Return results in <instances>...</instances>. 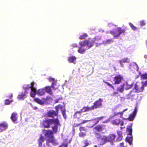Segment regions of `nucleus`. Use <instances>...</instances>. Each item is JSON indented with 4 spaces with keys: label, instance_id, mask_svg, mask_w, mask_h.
<instances>
[{
    "label": "nucleus",
    "instance_id": "nucleus-44",
    "mask_svg": "<svg viewBox=\"0 0 147 147\" xmlns=\"http://www.w3.org/2000/svg\"><path fill=\"white\" fill-rule=\"evenodd\" d=\"M141 78L143 79H147V74H145L140 75Z\"/></svg>",
    "mask_w": 147,
    "mask_h": 147
},
{
    "label": "nucleus",
    "instance_id": "nucleus-11",
    "mask_svg": "<svg viewBox=\"0 0 147 147\" xmlns=\"http://www.w3.org/2000/svg\"><path fill=\"white\" fill-rule=\"evenodd\" d=\"M107 142H109L113 144L116 138V136L114 134H110L106 136Z\"/></svg>",
    "mask_w": 147,
    "mask_h": 147
},
{
    "label": "nucleus",
    "instance_id": "nucleus-41",
    "mask_svg": "<svg viewBox=\"0 0 147 147\" xmlns=\"http://www.w3.org/2000/svg\"><path fill=\"white\" fill-rule=\"evenodd\" d=\"M79 130L80 132H82L83 131H87V129L85 127L81 126L80 127Z\"/></svg>",
    "mask_w": 147,
    "mask_h": 147
},
{
    "label": "nucleus",
    "instance_id": "nucleus-28",
    "mask_svg": "<svg viewBox=\"0 0 147 147\" xmlns=\"http://www.w3.org/2000/svg\"><path fill=\"white\" fill-rule=\"evenodd\" d=\"M125 88V84H123L121 85L119 87L117 88V91L119 92L122 93L124 90Z\"/></svg>",
    "mask_w": 147,
    "mask_h": 147
},
{
    "label": "nucleus",
    "instance_id": "nucleus-51",
    "mask_svg": "<svg viewBox=\"0 0 147 147\" xmlns=\"http://www.w3.org/2000/svg\"><path fill=\"white\" fill-rule=\"evenodd\" d=\"M80 110H82V112L87 111V107H83Z\"/></svg>",
    "mask_w": 147,
    "mask_h": 147
},
{
    "label": "nucleus",
    "instance_id": "nucleus-37",
    "mask_svg": "<svg viewBox=\"0 0 147 147\" xmlns=\"http://www.w3.org/2000/svg\"><path fill=\"white\" fill-rule=\"evenodd\" d=\"M49 142L52 143L54 145H57V143L56 142V140L54 139V137L53 138H51L50 140H49Z\"/></svg>",
    "mask_w": 147,
    "mask_h": 147
},
{
    "label": "nucleus",
    "instance_id": "nucleus-54",
    "mask_svg": "<svg viewBox=\"0 0 147 147\" xmlns=\"http://www.w3.org/2000/svg\"><path fill=\"white\" fill-rule=\"evenodd\" d=\"M124 143L123 142H122L119 144V147H127V146H124Z\"/></svg>",
    "mask_w": 147,
    "mask_h": 147
},
{
    "label": "nucleus",
    "instance_id": "nucleus-40",
    "mask_svg": "<svg viewBox=\"0 0 147 147\" xmlns=\"http://www.w3.org/2000/svg\"><path fill=\"white\" fill-rule=\"evenodd\" d=\"M84 142L85 145L82 147H86L88 146L90 144V143L88 142V140H84Z\"/></svg>",
    "mask_w": 147,
    "mask_h": 147
},
{
    "label": "nucleus",
    "instance_id": "nucleus-1",
    "mask_svg": "<svg viewBox=\"0 0 147 147\" xmlns=\"http://www.w3.org/2000/svg\"><path fill=\"white\" fill-rule=\"evenodd\" d=\"M125 30L124 29H122L120 27H117L113 30L110 31V33L113 36L114 38H118L121 34H124Z\"/></svg>",
    "mask_w": 147,
    "mask_h": 147
},
{
    "label": "nucleus",
    "instance_id": "nucleus-32",
    "mask_svg": "<svg viewBox=\"0 0 147 147\" xmlns=\"http://www.w3.org/2000/svg\"><path fill=\"white\" fill-rule=\"evenodd\" d=\"M133 86V83L129 84L127 82H126L125 84V88L126 90H128L131 88Z\"/></svg>",
    "mask_w": 147,
    "mask_h": 147
},
{
    "label": "nucleus",
    "instance_id": "nucleus-13",
    "mask_svg": "<svg viewBox=\"0 0 147 147\" xmlns=\"http://www.w3.org/2000/svg\"><path fill=\"white\" fill-rule=\"evenodd\" d=\"M138 110L137 107H135L133 113L130 114L128 118L126 119H128L129 121H133L134 120V118L136 115L138 111Z\"/></svg>",
    "mask_w": 147,
    "mask_h": 147
},
{
    "label": "nucleus",
    "instance_id": "nucleus-25",
    "mask_svg": "<svg viewBox=\"0 0 147 147\" xmlns=\"http://www.w3.org/2000/svg\"><path fill=\"white\" fill-rule=\"evenodd\" d=\"M89 121L88 120H82L81 119H80V120L78 121L79 122H80V123L78 124H75V123L74 124L73 126L74 127H78L80 126V125L86 123V122H88Z\"/></svg>",
    "mask_w": 147,
    "mask_h": 147
},
{
    "label": "nucleus",
    "instance_id": "nucleus-20",
    "mask_svg": "<svg viewBox=\"0 0 147 147\" xmlns=\"http://www.w3.org/2000/svg\"><path fill=\"white\" fill-rule=\"evenodd\" d=\"M130 60L127 57L125 58L122 60H119V62L121 66V67H123V63H128L129 62Z\"/></svg>",
    "mask_w": 147,
    "mask_h": 147
},
{
    "label": "nucleus",
    "instance_id": "nucleus-10",
    "mask_svg": "<svg viewBox=\"0 0 147 147\" xmlns=\"http://www.w3.org/2000/svg\"><path fill=\"white\" fill-rule=\"evenodd\" d=\"M48 80L50 82H52L51 86L53 89L56 90L58 88V86L57 85V80H55L54 78H49Z\"/></svg>",
    "mask_w": 147,
    "mask_h": 147
},
{
    "label": "nucleus",
    "instance_id": "nucleus-17",
    "mask_svg": "<svg viewBox=\"0 0 147 147\" xmlns=\"http://www.w3.org/2000/svg\"><path fill=\"white\" fill-rule=\"evenodd\" d=\"M58 114L54 110H51L49 111L47 113L48 117L53 118L55 116H57Z\"/></svg>",
    "mask_w": 147,
    "mask_h": 147
},
{
    "label": "nucleus",
    "instance_id": "nucleus-7",
    "mask_svg": "<svg viewBox=\"0 0 147 147\" xmlns=\"http://www.w3.org/2000/svg\"><path fill=\"white\" fill-rule=\"evenodd\" d=\"M96 137L100 145H103L107 142L106 136L102 135L98 137L97 136Z\"/></svg>",
    "mask_w": 147,
    "mask_h": 147
},
{
    "label": "nucleus",
    "instance_id": "nucleus-52",
    "mask_svg": "<svg viewBox=\"0 0 147 147\" xmlns=\"http://www.w3.org/2000/svg\"><path fill=\"white\" fill-rule=\"evenodd\" d=\"M34 84H35V83L34 82H32L31 83V86H29V85H28V88H28V90H29V89L30 88H31V87H34Z\"/></svg>",
    "mask_w": 147,
    "mask_h": 147
},
{
    "label": "nucleus",
    "instance_id": "nucleus-49",
    "mask_svg": "<svg viewBox=\"0 0 147 147\" xmlns=\"http://www.w3.org/2000/svg\"><path fill=\"white\" fill-rule=\"evenodd\" d=\"M87 107V111H91L92 110H94V107L93 106H92L91 107H89L88 106Z\"/></svg>",
    "mask_w": 147,
    "mask_h": 147
},
{
    "label": "nucleus",
    "instance_id": "nucleus-16",
    "mask_svg": "<svg viewBox=\"0 0 147 147\" xmlns=\"http://www.w3.org/2000/svg\"><path fill=\"white\" fill-rule=\"evenodd\" d=\"M134 88L136 90V92L137 93L142 92L144 89L143 86L142 85L140 86V85L137 84H135Z\"/></svg>",
    "mask_w": 147,
    "mask_h": 147
},
{
    "label": "nucleus",
    "instance_id": "nucleus-61",
    "mask_svg": "<svg viewBox=\"0 0 147 147\" xmlns=\"http://www.w3.org/2000/svg\"><path fill=\"white\" fill-rule=\"evenodd\" d=\"M118 94V92H115L113 93V94L114 95Z\"/></svg>",
    "mask_w": 147,
    "mask_h": 147
},
{
    "label": "nucleus",
    "instance_id": "nucleus-33",
    "mask_svg": "<svg viewBox=\"0 0 147 147\" xmlns=\"http://www.w3.org/2000/svg\"><path fill=\"white\" fill-rule=\"evenodd\" d=\"M45 141V138L44 137L42 136V135L41 134L40 137L38 139V142L39 145H41L42 143Z\"/></svg>",
    "mask_w": 147,
    "mask_h": 147
},
{
    "label": "nucleus",
    "instance_id": "nucleus-29",
    "mask_svg": "<svg viewBox=\"0 0 147 147\" xmlns=\"http://www.w3.org/2000/svg\"><path fill=\"white\" fill-rule=\"evenodd\" d=\"M45 92L44 88L42 89H39L37 90L36 94L38 95L42 96L45 94Z\"/></svg>",
    "mask_w": 147,
    "mask_h": 147
},
{
    "label": "nucleus",
    "instance_id": "nucleus-39",
    "mask_svg": "<svg viewBox=\"0 0 147 147\" xmlns=\"http://www.w3.org/2000/svg\"><path fill=\"white\" fill-rule=\"evenodd\" d=\"M129 24L133 30H137V28L134 26L132 23L129 22Z\"/></svg>",
    "mask_w": 147,
    "mask_h": 147
},
{
    "label": "nucleus",
    "instance_id": "nucleus-60",
    "mask_svg": "<svg viewBox=\"0 0 147 147\" xmlns=\"http://www.w3.org/2000/svg\"><path fill=\"white\" fill-rule=\"evenodd\" d=\"M12 97H13V94H11L10 95H9L8 96V98H11V99L12 98Z\"/></svg>",
    "mask_w": 147,
    "mask_h": 147
},
{
    "label": "nucleus",
    "instance_id": "nucleus-47",
    "mask_svg": "<svg viewBox=\"0 0 147 147\" xmlns=\"http://www.w3.org/2000/svg\"><path fill=\"white\" fill-rule=\"evenodd\" d=\"M52 98L51 97L49 96H47L45 99V101L46 102H47L48 101H49L50 100H52Z\"/></svg>",
    "mask_w": 147,
    "mask_h": 147
},
{
    "label": "nucleus",
    "instance_id": "nucleus-14",
    "mask_svg": "<svg viewBox=\"0 0 147 147\" xmlns=\"http://www.w3.org/2000/svg\"><path fill=\"white\" fill-rule=\"evenodd\" d=\"M111 123L113 125H120L122 126L124 124L123 121L119 119H115L111 121Z\"/></svg>",
    "mask_w": 147,
    "mask_h": 147
},
{
    "label": "nucleus",
    "instance_id": "nucleus-38",
    "mask_svg": "<svg viewBox=\"0 0 147 147\" xmlns=\"http://www.w3.org/2000/svg\"><path fill=\"white\" fill-rule=\"evenodd\" d=\"M120 115V118H122L123 117L122 116V113H121L120 112H115V113H114L113 117H115L117 115Z\"/></svg>",
    "mask_w": 147,
    "mask_h": 147
},
{
    "label": "nucleus",
    "instance_id": "nucleus-58",
    "mask_svg": "<svg viewBox=\"0 0 147 147\" xmlns=\"http://www.w3.org/2000/svg\"><path fill=\"white\" fill-rule=\"evenodd\" d=\"M72 47L74 48H76L78 47V45L76 44H74L72 45Z\"/></svg>",
    "mask_w": 147,
    "mask_h": 147
},
{
    "label": "nucleus",
    "instance_id": "nucleus-15",
    "mask_svg": "<svg viewBox=\"0 0 147 147\" xmlns=\"http://www.w3.org/2000/svg\"><path fill=\"white\" fill-rule=\"evenodd\" d=\"M28 88H25V91L22 92L21 94L19 95L17 98L18 99L24 100L25 98L27 97L26 94H28V92H27Z\"/></svg>",
    "mask_w": 147,
    "mask_h": 147
},
{
    "label": "nucleus",
    "instance_id": "nucleus-45",
    "mask_svg": "<svg viewBox=\"0 0 147 147\" xmlns=\"http://www.w3.org/2000/svg\"><path fill=\"white\" fill-rule=\"evenodd\" d=\"M140 26H142L146 25V22L144 20H141L140 21Z\"/></svg>",
    "mask_w": 147,
    "mask_h": 147
},
{
    "label": "nucleus",
    "instance_id": "nucleus-24",
    "mask_svg": "<svg viewBox=\"0 0 147 147\" xmlns=\"http://www.w3.org/2000/svg\"><path fill=\"white\" fill-rule=\"evenodd\" d=\"M117 137L116 138V140L119 142L120 141L122 140L123 138L122 132L120 131H117Z\"/></svg>",
    "mask_w": 147,
    "mask_h": 147
},
{
    "label": "nucleus",
    "instance_id": "nucleus-50",
    "mask_svg": "<svg viewBox=\"0 0 147 147\" xmlns=\"http://www.w3.org/2000/svg\"><path fill=\"white\" fill-rule=\"evenodd\" d=\"M65 112L66 111L65 109L62 111V113L65 119H66V114Z\"/></svg>",
    "mask_w": 147,
    "mask_h": 147
},
{
    "label": "nucleus",
    "instance_id": "nucleus-57",
    "mask_svg": "<svg viewBox=\"0 0 147 147\" xmlns=\"http://www.w3.org/2000/svg\"><path fill=\"white\" fill-rule=\"evenodd\" d=\"M142 86H143L144 88V87H146L147 86V80L145 81Z\"/></svg>",
    "mask_w": 147,
    "mask_h": 147
},
{
    "label": "nucleus",
    "instance_id": "nucleus-12",
    "mask_svg": "<svg viewBox=\"0 0 147 147\" xmlns=\"http://www.w3.org/2000/svg\"><path fill=\"white\" fill-rule=\"evenodd\" d=\"M79 44L80 46L79 47L78 49V52L81 54H83L84 53L86 50V49L84 48L85 47L81 41L79 42Z\"/></svg>",
    "mask_w": 147,
    "mask_h": 147
},
{
    "label": "nucleus",
    "instance_id": "nucleus-23",
    "mask_svg": "<svg viewBox=\"0 0 147 147\" xmlns=\"http://www.w3.org/2000/svg\"><path fill=\"white\" fill-rule=\"evenodd\" d=\"M82 110H80L79 111H76L73 115L74 118H77L79 119L81 116Z\"/></svg>",
    "mask_w": 147,
    "mask_h": 147
},
{
    "label": "nucleus",
    "instance_id": "nucleus-34",
    "mask_svg": "<svg viewBox=\"0 0 147 147\" xmlns=\"http://www.w3.org/2000/svg\"><path fill=\"white\" fill-rule=\"evenodd\" d=\"M88 36L87 34L86 33H84L83 34L81 35L79 38L80 40H83L85 39Z\"/></svg>",
    "mask_w": 147,
    "mask_h": 147
},
{
    "label": "nucleus",
    "instance_id": "nucleus-46",
    "mask_svg": "<svg viewBox=\"0 0 147 147\" xmlns=\"http://www.w3.org/2000/svg\"><path fill=\"white\" fill-rule=\"evenodd\" d=\"M113 40L112 39H107L105 40V42L107 44H110L111 43L113 42Z\"/></svg>",
    "mask_w": 147,
    "mask_h": 147
},
{
    "label": "nucleus",
    "instance_id": "nucleus-19",
    "mask_svg": "<svg viewBox=\"0 0 147 147\" xmlns=\"http://www.w3.org/2000/svg\"><path fill=\"white\" fill-rule=\"evenodd\" d=\"M136 94L135 93L132 91L126 95V99L128 100H133L135 98Z\"/></svg>",
    "mask_w": 147,
    "mask_h": 147
},
{
    "label": "nucleus",
    "instance_id": "nucleus-55",
    "mask_svg": "<svg viewBox=\"0 0 147 147\" xmlns=\"http://www.w3.org/2000/svg\"><path fill=\"white\" fill-rule=\"evenodd\" d=\"M31 88V91L32 92H36V91L37 90H36V88L34 87H32L31 88Z\"/></svg>",
    "mask_w": 147,
    "mask_h": 147
},
{
    "label": "nucleus",
    "instance_id": "nucleus-62",
    "mask_svg": "<svg viewBox=\"0 0 147 147\" xmlns=\"http://www.w3.org/2000/svg\"><path fill=\"white\" fill-rule=\"evenodd\" d=\"M33 109L34 110H36L38 109V108L36 107H33Z\"/></svg>",
    "mask_w": 147,
    "mask_h": 147
},
{
    "label": "nucleus",
    "instance_id": "nucleus-9",
    "mask_svg": "<svg viewBox=\"0 0 147 147\" xmlns=\"http://www.w3.org/2000/svg\"><path fill=\"white\" fill-rule=\"evenodd\" d=\"M102 100L101 98H99L98 100L95 101L92 105L94 109L100 108L102 106Z\"/></svg>",
    "mask_w": 147,
    "mask_h": 147
},
{
    "label": "nucleus",
    "instance_id": "nucleus-26",
    "mask_svg": "<svg viewBox=\"0 0 147 147\" xmlns=\"http://www.w3.org/2000/svg\"><path fill=\"white\" fill-rule=\"evenodd\" d=\"M76 57L75 56H70L68 57L67 60L69 63H74V61H75L76 59Z\"/></svg>",
    "mask_w": 147,
    "mask_h": 147
},
{
    "label": "nucleus",
    "instance_id": "nucleus-2",
    "mask_svg": "<svg viewBox=\"0 0 147 147\" xmlns=\"http://www.w3.org/2000/svg\"><path fill=\"white\" fill-rule=\"evenodd\" d=\"M96 40V38L94 37L92 39L89 38L88 40H84L81 41L84 46H86L87 49H89L94 46Z\"/></svg>",
    "mask_w": 147,
    "mask_h": 147
},
{
    "label": "nucleus",
    "instance_id": "nucleus-56",
    "mask_svg": "<svg viewBox=\"0 0 147 147\" xmlns=\"http://www.w3.org/2000/svg\"><path fill=\"white\" fill-rule=\"evenodd\" d=\"M61 146H63L64 147H67L68 143H64L62 144Z\"/></svg>",
    "mask_w": 147,
    "mask_h": 147
},
{
    "label": "nucleus",
    "instance_id": "nucleus-18",
    "mask_svg": "<svg viewBox=\"0 0 147 147\" xmlns=\"http://www.w3.org/2000/svg\"><path fill=\"white\" fill-rule=\"evenodd\" d=\"M8 124L5 122L0 123V132L5 130L8 127Z\"/></svg>",
    "mask_w": 147,
    "mask_h": 147
},
{
    "label": "nucleus",
    "instance_id": "nucleus-31",
    "mask_svg": "<svg viewBox=\"0 0 147 147\" xmlns=\"http://www.w3.org/2000/svg\"><path fill=\"white\" fill-rule=\"evenodd\" d=\"M104 117L103 116H102L99 117H97L95 118V119H93V120L95 121H96L94 124L93 125V126L96 125L97 123H98L99 121L102 119Z\"/></svg>",
    "mask_w": 147,
    "mask_h": 147
},
{
    "label": "nucleus",
    "instance_id": "nucleus-5",
    "mask_svg": "<svg viewBox=\"0 0 147 147\" xmlns=\"http://www.w3.org/2000/svg\"><path fill=\"white\" fill-rule=\"evenodd\" d=\"M105 126L103 125H98L95 126L93 128V130H94V133L95 136L97 137L98 135H99L97 132H100L103 131L105 129Z\"/></svg>",
    "mask_w": 147,
    "mask_h": 147
},
{
    "label": "nucleus",
    "instance_id": "nucleus-43",
    "mask_svg": "<svg viewBox=\"0 0 147 147\" xmlns=\"http://www.w3.org/2000/svg\"><path fill=\"white\" fill-rule=\"evenodd\" d=\"M104 82L105 84H106L108 86H109L112 88V89H113V90H115V88L114 86L112 84H110L109 83L107 82L104 81Z\"/></svg>",
    "mask_w": 147,
    "mask_h": 147
},
{
    "label": "nucleus",
    "instance_id": "nucleus-35",
    "mask_svg": "<svg viewBox=\"0 0 147 147\" xmlns=\"http://www.w3.org/2000/svg\"><path fill=\"white\" fill-rule=\"evenodd\" d=\"M127 131L128 132V135H131L132 133V128L130 127H129L128 128H127Z\"/></svg>",
    "mask_w": 147,
    "mask_h": 147
},
{
    "label": "nucleus",
    "instance_id": "nucleus-27",
    "mask_svg": "<svg viewBox=\"0 0 147 147\" xmlns=\"http://www.w3.org/2000/svg\"><path fill=\"white\" fill-rule=\"evenodd\" d=\"M125 140L126 142L128 143L130 145L133 144V138L132 137H127Z\"/></svg>",
    "mask_w": 147,
    "mask_h": 147
},
{
    "label": "nucleus",
    "instance_id": "nucleus-53",
    "mask_svg": "<svg viewBox=\"0 0 147 147\" xmlns=\"http://www.w3.org/2000/svg\"><path fill=\"white\" fill-rule=\"evenodd\" d=\"M11 102L8 99H6L5 100V104L6 105H9Z\"/></svg>",
    "mask_w": 147,
    "mask_h": 147
},
{
    "label": "nucleus",
    "instance_id": "nucleus-42",
    "mask_svg": "<svg viewBox=\"0 0 147 147\" xmlns=\"http://www.w3.org/2000/svg\"><path fill=\"white\" fill-rule=\"evenodd\" d=\"M86 135V133L82 132H80L79 134V136L80 137H84Z\"/></svg>",
    "mask_w": 147,
    "mask_h": 147
},
{
    "label": "nucleus",
    "instance_id": "nucleus-64",
    "mask_svg": "<svg viewBox=\"0 0 147 147\" xmlns=\"http://www.w3.org/2000/svg\"><path fill=\"white\" fill-rule=\"evenodd\" d=\"M144 57L146 59L147 58V55H145L144 56Z\"/></svg>",
    "mask_w": 147,
    "mask_h": 147
},
{
    "label": "nucleus",
    "instance_id": "nucleus-36",
    "mask_svg": "<svg viewBox=\"0 0 147 147\" xmlns=\"http://www.w3.org/2000/svg\"><path fill=\"white\" fill-rule=\"evenodd\" d=\"M62 108V106L60 105H58L55 107V109L56 110L55 112L57 113L58 114L59 109H61Z\"/></svg>",
    "mask_w": 147,
    "mask_h": 147
},
{
    "label": "nucleus",
    "instance_id": "nucleus-21",
    "mask_svg": "<svg viewBox=\"0 0 147 147\" xmlns=\"http://www.w3.org/2000/svg\"><path fill=\"white\" fill-rule=\"evenodd\" d=\"M51 86H46L44 88L45 91L50 95H52L53 93L51 89Z\"/></svg>",
    "mask_w": 147,
    "mask_h": 147
},
{
    "label": "nucleus",
    "instance_id": "nucleus-6",
    "mask_svg": "<svg viewBox=\"0 0 147 147\" xmlns=\"http://www.w3.org/2000/svg\"><path fill=\"white\" fill-rule=\"evenodd\" d=\"M123 77L121 75H117L113 78V81L114 84H118L121 83L123 80Z\"/></svg>",
    "mask_w": 147,
    "mask_h": 147
},
{
    "label": "nucleus",
    "instance_id": "nucleus-8",
    "mask_svg": "<svg viewBox=\"0 0 147 147\" xmlns=\"http://www.w3.org/2000/svg\"><path fill=\"white\" fill-rule=\"evenodd\" d=\"M56 123L54 122L53 123L54 125L52 127V131H53V134L57 133L58 130V126L60 125L59 121L58 118H57L56 119Z\"/></svg>",
    "mask_w": 147,
    "mask_h": 147
},
{
    "label": "nucleus",
    "instance_id": "nucleus-22",
    "mask_svg": "<svg viewBox=\"0 0 147 147\" xmlns=\"http://www.w3.org/2000/svg\"><path fill=\"white\" fill-rule=\"evenodd\" d=\"M18 117V114L16 113H12L11 117V119L12 121L14 122L17 120Z\"/></svg>",
    "mask_w": 147,
    "mask_h": 147
},
{
    "label": "nucleus",
    "instance_id": "nucleus-48",
    "mask_svg": "<svg viewBox=\"0 0 147 147\" xmlns=\"http://www.w3.org/2000/svg\"><path fill=\"white\" fill-rule=\"evenodd\" d=\"M36 94V92L31 91L30 92V96L32 98H34Z\"/></svg>",
    "mask_w": 147,
    "mask_h": 147
},
{
    "label": "nucleus",
    "instance_id": "nucleus-4",
    "mask_svg": "<svg viewBox=\"0 0 147 147\" xmlns=\"http://www.w3.org/2000/svg\"><path fill=\"white\" fill-rule=\"evenodd\" d=\"M42 131L44 133V136L46 138L48 139L49 140H50L51 138H54V134L51 130L43 129L42 130Z\"/></svg>",
    "mask_w": 147,
    "mask_h": 147
},
{
    "label": "nucleus",
    "instance_id": "nucleus-3",
    "mask_svg": "<svg viewBox=\"0 0 147 147\" xmlns=\"http://www.w3.org/2000/svg\"><path fill=\"white\" fill-rule=\"evenodd\" d=\"M56 119H48L43 121L42 124L45 128H48L50 127V125H52L54 122H56Z\"/></svg>",
    "mask_w": 147,
    "mask_h": 147
},
{
    "label": "nucleus",
    "instance_id": "nucleus-30",
    "mask_svg": "<svg viewBox=\"0 0 147 147\" xmlns=\"http://www.w3.org/2000/svg\"><path fill=\"white\" fill-rule=\"evenodd\" d=\"M33 100L35 102L40 105H43L44 103V102L38 98H34L33 99Z\"/></svg>",
    "mask_w": 147,
    "mask_h": 147
},
{
    "label": "nucleus",
    "instance_id": "nucleus-63",
    "mask_svg": "<svg viewBox=\"0 0 147 147\" xmlns=\"http://www.w3.org/2000/svg\"><path fill=\"white\" fill-rule=\"evenodd\" d=\"M59 100H56L55 101V102L56 103H57L58 102V101H59Z\"/></svg>",
    "mask_w": 147,
    "mask_h": 147
},
{
    "label": "nucleus",
    "instance_id": "nucleus-59",
    "mask_svg": "<svg viewBox=\"0 0 147 147\" xmlns=\"http://www.w3.org/2000/svg\"><path fill=\"white\" fill-rule=\"evenodd\" d=\"M127 109H124L121 112V113H122V116H123V113L126 111L127 110Z\"/></svg>",
    "mask_w": 147,
    "mask_h": 147
}]
</instances>
